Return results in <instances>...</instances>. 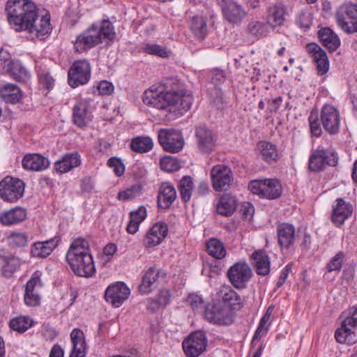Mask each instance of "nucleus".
<instances>
[{"label":"nucleus","instance_id":"nucleus-1","mask_svg":"<svg viewBox=\"0 0 357 357\" xmlns=\"http://www.w3.org/2000/svg\"><path fill=\"white\" fill-rule=\"evenodd\" d=\"M142 100L149 107L166 112L169 119H176L190 109L193 98L180 79L168 77L146 89Z\"/></svg>","mask_w":357,"mask_h":357},{"label":"nucleus","instance_id":"nucleus-2","mask_svg":"<svg viewBox=\"0 0 357 357\" xmlns=\"http://www.w3.org/2000/svg\"><path fill=\"white\" fill-rule=\"evenodd\" d=\"M6 11L9 24L17 32L26 31L38 38L51 33L50 13L44 11L39 14L36 6L30 0H8Z\"/></svg>","mask_w":357,"mask_h":357},{"label":"nucleus","instance_id":"nucleus-3","mask_svg":"<svg viewBox=\"0 0 357 357\" xmlns=\"http://www.w3.org/2000/svg\"><path fill=\"white\" fill-rule=\"evenodd\" d=\"M66 259L73 273L79 277L91 278L96 270L89 241L77 238L71 243Z\"/></svg>","mask_w":357,"mask_h":357},{"label":"nucleus","instance_id":"nucleus-4","mask_svg":"<svg viewBox=\"0 0 357 357\" xmlns=\"http://www.w3.org/2000/svg\"><path fill=\"white\" fill-rule=\"evenodd\" d=\"M116 32L112 23L102 20L99 24H93L80 33L73 42L75 52L83 53L89 51L103 42L109 43L114 40Z\"/></svg>","mask_w":357,"mask_h":357},{"label":"nucleus","instance_id":"nucleus-5","mask_svg":"<svg viewBox=\"0 0 357 357\" xmlns=\"http://www.w3.org/2000/svg\"><path fill=\"white\" fill-rule=\"evenodd\" d=\"M248 188L252 193L268 199L280 197L282 192V185L277 179L254 180L250 182Z\"/></svg>","mask_w":357,"mask_h":357},{"label":"nucleus","instance_id":"nucleus-6","mask_svg":"<svg viewBox=\"0 0 357 357\" xmlns=\"http://www.w3.org/2000/svg\"><path fill=\"white\" fill-rule=\"evenodd\" d=\"M24 188L22 180L8 176L0 181V197L6 202H16L23 197Z\"/></svg>","mask_w":357,"mask_h":357},{"label":"nucleus","instance_id":"nucleus-7","mask_svg":"<svg viewBox=\"0 0 357 357\" xmlns=\"http://www.w3.org/2000/svg\"><path fill=\"white\" fill-rule=\"evenodd\" d=\"M335 20L344 32H357V5L350 3L340 6L336 11Z\"/></svg>","mask_w":357,"mask_h":357},{"label":"nucleus","instance_id":"nucleus-8","mask_svg":"<svg viewBox=\"0 0 357 357\" xmlns=\"http://www.w3.org/2000/svg\"><path fill=\"white\" fill-rule=\"evenodd\" d=\"M252 271L245 261H238L227 270V276L230 283L238 289H245L252 277Z\"/></svg>","mask_w":357,"mask_h":357},{"label":"nucleus","instance_id":"nucleus-9","mask_svg":"<svg viewBox=\"0 0 357 357\" xmlns=\"http://www.w3.org/2000/svg\"><path fill=\"white\" fill-rule=\"evenodd\" d=\"M338 162V155L333 151L317 148L313 151L309 158L310 170L318 172L323 171L327 165L335 167Z\"/></svg>","mask_w":357,"mask_h":357},{"label":"nucleus","instance_id":"nucleus-10","mask_svg":"<svg viewBox=\"0 0 357 357\" xmlns=\"http://www.w3.org/2000/svg\"><path fill=\"white\" fill-rule=\"evenodd\" d=\"M158 139L163 149L172 153L181 151L185 143L182 133L174 129H160L158 132Z\"/></svg>","mask_w":357,"mask_h":357},{"label":"nucleus","instance_id":"nucleus-11","mask_svg":"<svg viewBox=\"0 0 357 357\" xmlns=\"http://www.w3.org/2000/svg\"><path fill=\"white\" fill-rule=\"evenodd\" d=\"M210 175L212 187L217 192L229 190L234 181V174L231 168L222 164L213 166Z\"/></svg>","mask_w":357,"mask_h":357},{"label":"nucleus","instance_id":"nucleus-12","mask_svg":"<svg viewBox=\"0 0 357 357\" xmlns=\"http://www.w3.org/2000/svg\"><path fill=\"white\" fill-rule=\"evenodd\" d=\"M68 84L76 88L86 84L91 77V66L86 60L75 61L68 71Z\"/></svg>","mask_w":357,"mask_h":357},{"label":"nucleus","instance_id":"nucleus-13","mask_svg":"<svg viewBox=\"0 0 357 357\" xmlns=\"http://www.w3.org/2000/svg\"><path fill=\"white\" fill-rule=\"evenodd\" d=\"M93 109L94 107L90 99H81L77 101L73 108V123L80 128L87 126L92 121Z\"/></svg>","mask_w":357,"mask_h":357},{"label":"nucleus","instance_id":"nucleus-14","mask_svg":"<svg viewBox=\"0 0 357 357\" xmlns=\"http://www.w3.org/2000/svg\"><path fill=\"white\" fill-rule=\"evenodd\" d=\"M183 351L188 357H198L207 346V339L204 332L198 331L192 333L182 344Z\"/></svg>","mask_w":357,"mask_h":357},{"label":"nucleus","instance_id":"nucleus-15","mask_svg":"<svg viewBox=\"0 0 357 357\" xmlns=\"http://www.w3.org/2000/svg\"><path fill=\"white\" fill-rule=\"evenodd\" d=\"M321 122L324 130L330 135L339 132L340 116L339 111L331 105H324L320 113Z\"/></svg>","mask_w":357,"mask_h":357},{"label":"nucleus","instance_id":"nucleus-16","mask_svg":"<svg viewBox=\"0 0 357 357\" xmlns=\"http://www.w3.org/2000/svg\"><path fill=\"white\" fill-rule=\"evenodd\" d=\"M129 288L123 282H116L107 287L105 292V300L113 307H119L130 296Z\"/></svg>","mask_w":357,"mask_h":357},{"label":"nucleus","instance_id":"nucleus-17","mask_svg":"<svg viewBox=\"0 0 357 357\" xmlns=\"http://www.w3.org/2000/svg\"><path fill=\"white\" fill-rule=\"evenodd\" d=\"M40 275L39 271L34 272L26 284L24 301L29 307H36L40 304V296L37 290L42 287Z\"/></svg>","mask_w":357,"mask_h":357},{"label":"nucleus","instance_id":"nucleus-18","mask_svg":"<svg viewBox=\"0 0 357 357\" xmlns=\"http://www.w3.org/2000/svg\"><path fill=\"white\" fill-rule=\"evenodd\" d=\"M195 137L198 150L203 153H211L216 144V136L206 126H199L195 130Z\"/></svg>","mask_w":357,"mask_h":357},{"label":"nucleus","instance_id":"nucleus-19","mask_svg":"<svg viewBox=\"0 0 357 357\" xmlns=\"http://www.w3.org/2000/svg\"><path fill=\"white\" fill-rule=\"evenodd\" d=\"M278 243L282 250L290 249L296 240L295 227L290 223L282 222L277 226Z\"/></svg>","mask_w":357,"mask_h":357},{"label":"nucleus","instance_id":"nucleus-20","mask_svg":"<svg viewBox=\"0 0 357 357\" xmlns=\"http://www.w3.org/2000/svg\"><path fill=\"white\" fill-rule=\"evenodd\" d=\"M204 317L209 322L219 325H229L231 323L229 311L220 305H206Z\"/></svg>","mask_w":357,"mask_h":357},{"label":"nucleus","instance_id":"nucleus-21","mask_svg":"<svg viewBox=\"0 0 357 357\" xmlns=\"http://www.w3.org/2000/svg\"><path fill=\"white\" fill-rule=\"evenodd\" d=\"M306 49L316 63L318 74H326L329 70V61L326 52L319 45L313 43L307 44Z\"/></svg>","mask_w":357,"mask_h":357},{"label":"nucleus","instance_id":"nucleus-22","mask_svg":"<svg viewBox=\"0 0 357 357\" xmlns=\"http://www.w3.org/2000/svg\"><path fill=\"white\" fill-rule=\"evenodd\" d=\"M50 165L49 159L40 153H26L22 160V167L29 172H43Z\"/></svg>","mask_w":357,"mask_h":357},{"label":"nucleus","instance_id":"nucleus-23","mask_svg":"<svg viewBox=\"0 0 357 357\" xmlns=\"http://www.w3.org/2000/svg\"><path fill=\"white\" fill-rule=\"evenodd\" d=\"M222 10L226 20L232 24L240 23L246 16L242 6L233 0H222Z\"/></svg>","mask_w":357,"mask_h":357},{"label":"nucleus","instance_id":"nucleus-24","mask_svg":"<svg viewBox=\"0 0 357 357\" xmlns=\"http://www.w3.org/2000/svg\"><path fill=\"white\" fill-rule=\"evenodd\" d=\"M168 233L167 225L162 222H156L149 229L145 238L144 245L146 248H151L160 244Z\"/></svg>","mask_w":357,"mask_h":357},{"label":"nucleus","instance_id":"nucleus-25","mask_svg":"<svg viewBox=\"0 0 357 357\" xmlns=\"http://www.w3.org/2000/svg\"><path fill=\"white\" fill-rule=\"evenodd\" d=\"M166 273L161 269L150 268L142 278L139 290L142 294H147L152 291V286L164 280Z\"/></svg>","mask_w":357,"mask_h":357},{"label":"nucleus","instance_id":"nucleus-26","mask_svg":"<svg viewBox=\"0 0 357 357\" xmlns=\"http://www.w3.org/2000/svg\"><path fill=\"white\" fill-rule=\"evenodd\" d=\"M72 350L70 357H85L88 347L86 343L85 335L79 328H74L70 333Z\"/></svg>","mask_w":357,"mask_h":357},{"label":"nucleus","instance_id":"nucleus-27","mask_svg":"<svg viewBox=\"0 0 357 357\" xmlns=\"http://www.w3.org/2000/svg\"><path fill=\"white\" fill-rule=\"evenodd\" d=\"M60 240V237L54 236L45 241L34 243L31 248V256L37 258L48 257L59 245Z\"/></svg>","mask_w":357,"mask_h":357},{"label":"nucleus","instance_id":"nucleus-28","mask_svg":"<svg viewBox=\"0 0 357 357\" xmlns=\"http://www.w3.org/2000/svg\"><path fill=\"white\" fill-rule=\"evenodd\" d=\"M81 156L77 152L64 154L54 163V169L60 174H65L81 165Z\"/></svg>","mask_w":357,"mask_h":357},{"label":"nucleus","instance_id":"nucleus-29","mask_svg":"<svg viewBox=\"0 0 357 357\" xmlns=\"http://www.w3.org/2000/svg\"><path fill=\"white\" fill-rule=\"evenodd\" d=\"M351 205L349 203H347L343 199L338 198L336 200V204L333 206L331 217L332 222L336 226H340L351 215Z\"/></svg>","mask_w":357,"mask_h":357},{"label":"nucleus","instance_id":"nucleus-30","mask_svg":"<svg viewBox=\"0 0 357 357\" xmlns=\"http://www.w3.org/2000/svg\"><path fill=\"white\" fill-rule=\"evenodd\" d=\"M176 198L175 188L169 182L162 183L159 188L158 206L162 209L169 208Z\"/></svg>","mask_w":357,"mask_h":357},{"label":"nucleus","instance_id":"nucleus-31","mask_svg":"<svg viewBox=\"0 0 357 357\" xmlns=\"http://www.w3.org/2000/svg\"><path fill=\"white\" fill-rule=\"evenodd\" d=\"M252 264L256 273L261 276H266L270 273L271 261L267 252L264 250L255 251L251 255Z\"/></svg>","mask_w":357,"mask_h":357},{"label":"nucleus","instance_id":"nucleus-32","mask_svg":"<svg viewBox=\"0 0 357 357\" xmlns=\"http://www.w3.org/2000/svg\"><path fill=\"white\" fill-rule=\"evenodd\" d=\"M26 218V210L21 207H15L0 214V222L5 226L18 224Z\"/></svg>","mask_w":357,"mask_h":357},{"label":"nucleus","instance_id":"nucleus-33","mask_svg":"<svg viewBox=\"0 0 357 357\" xmlns=\"http://www.w3.org/2000/svg\"><path fill=\"white\" fill-rule=\"evenodd\" d=\"M285 14L286 9L283 6L280 4L274 5L267 10V23L272 28L281 26L284 24Z\"/></svg>","mask_w":357,"mask_h":357},{"label":"nucleus","instance_id":"nucleus-34","mask_svg":"<svg viewBox=\"0 0 357 357\" xmlns=\"http://www.w3.org/2000/svg\"><path fill=\"white\" fill-rule=\"evenodd\" d=\"M318 35L322 44L329 52H334L340 47V40L331 29L322 28L319 31Z\"/></svg>","mask_w":357,"mask_h":357},{"label":"nucleus","instance_id":"nucleus-35","mask_svg":"<svg viewBox=\"0 0 357 357\" xmlns=\"http://www.w3.org/2000/svg\"><path fill=\"white\" fill-rule=\"evenodd\" d=\"M22 96L21 89L15 84L8 83L0 87V97L7 103L16 104Z\"/></svg>","mask_w":357,"mask_h":357},{"label":"nucleus","instance_id":"nucleus-36","mask_svg":"<svg viewBox=\"0 0 357 357\" xmlns=\"http://www.w3.org/2000/svg\"><path fill=\"white\" fill-rule=\"evenodd\" d=\"M0 265L3 276L10 277L20 267L21 262L19 258L8 255H0Z\"/></svg>","mask_w":357,"mask_h":357},{"label":"nucleus","instance_id":"nucleus-37","mask_svg":"<svg viewBox=\"0 0 357 357\" xmlns=\"http://www.w3.org/2000/svg\"><path fill=\"white\" fill-rule=\"evenodd\" d=\"M335 338L340 343L353 344L357 341V334L349 325L345 324L344 320L341 327L335 331Z\"/></svg>","mask_w":357,"mask_h":357},{"label":"nucleus","instance_id":"nucleus-38","mask_svg":"<svg viewBox=\"0 0 357 357\" xmlns=\"http://www.w3.org/2000/svg\"><path fill=\"white\" fill-rule=\"evenodd\" d=\"M7 70L11 77L18 82H25L29 79V73L19 61H9Z\"/></svg>","mask_w":357,"mask_h":357},{"label":"nucleus","instance_id":"nucleus-39","mask_svg":"<svg viewBox=\"0 0 357 357\" xmlns=\"http://www.w3.org/2000/svg\"><path fill=\"white\" fill-rule=\"evenodd\" d=\"M153 147V141L149 136H137L132 138L130 142V149L135 153H148Z\"/></svg>","mask_w":357,"mask_h":357},{"label":"nucleus","instance_id":"nucleus-40","mask_svg":"<svg viewBox=\"0 0 357 357\" xmlns=\"http://www.w3.org/2000/svg\"><path fill=\"white\" fill-rule=\"evenodd\" d=\"M219 296L226 305L234 309L241 305V296L229 286L222 287L219 291Z\"/></svg>","mask_w":357,"mask_h":357},{"label":"nucleus","instance_id":"nucleus-41","mask_svg":"<svg viewBox=\"0 0 357 357\" xmlns=\"http://www.w3.org/2000/svg\"><path fill=\"white\" fill-rule=\"evenodd\" d=\"M258 148L260 151L262 159L266 162L272 163L278 161L279 159V154L275 144L263 141L258 144Z\"/></svg>","mask_w":357,"mask_h":357},{"label":"nucleus","instance_id":"nucleus-42","mask_svg":"<svg viewBox=\"0 0 357 357\" xmlns=\"http://www.w3.org/2000/svg\"><path fill=\"white\" fill-rule=\"evenodd\" d=\"M34 321L29 316H17L9 321V327L16 332L23 333L33 326Z\"/></svg>","mask_w":357,"mask_h":357},{"label":"nucleus","instance_id":"nucleus-43","mask_svg":"<svg viewBox=\"0 0 357 357\" xmlns=\"http://www.w3.org/2000/svg\"><path fill=\"white\" fill-rule=\"evenodd\" d=\"M236 203L234 197L225 195L222 196L217 204V212L222 215H231L236 210Z\"/></svg>","mask_w":357,"mask_h":357},{"label":"nucleus","instance_id":"nucleus-44","mask_svg":"<svg viewBox=\"0 0 357 357\" xmlns=\"http://www.w3.org/2000/svg\"><path fill=\"white\" fill-rule=\"evenodd\" d=\"M208 253L217 259H223L227 254L224 243L216 238L210 239L206 244Z\"/></svg>","mask_w":357,"mask_h":357},{"label":"nucleus","instance_id":"nucleus-45","mask_svg":"<svg viewBox=\"0 0 357 357\" xmlns=\"http://www.w3.org/2000/svg\"><path fill=\"white\" fill-rule=\"evenodd\" d=\"M190 29L197 38H204L207 33L206 20L202 16H194L191 20Z\"/></svg>","mask_w":357,"mask_h":357},{"label":"nucleus","instance_id":"nucleus-46","mask_svg":"<svg viewBox=\"0 0 357 357\" xmlns=\"http://www.w3.org/2000/svg\"><path fill=\"white\" fill-rule=\"evenodd\" d=\"M178 188L182 200L185 202H188L191 198L193 190V181L192 177L189 176H183L181 179Z\"/></svg>","mask_w":357,"mask_h":357},{"label":"nucleus","instance_id":"nucleus-47","mask_svg":"<svg viewBox=\"0 0 357 357\" xmlns=\"http://www.w3.org/2000/svg\"><path fill=\"white\" fill-rule=\"evenodd\" d=\"M142 186L140 184H135L127 188L126 190L120 191L118 194V199L122 201H127L139 197L142 194Z\"/></svg>","mask_w":357,"mask_h":357},{"label":"nucleus","instance_id":"nucleus-48","mask_svg":"<svg viewBox=\"0 0 357 357\" xmlns=\"http://www.w3.org/2000/svg\"><path fill=\"white\" fill-rule=\"evenodd\" d=\"M142 49L144 52L149 54L158 56L162 58H167L169 56L167 49L158 44L146 43Z\"/></svg>","mask_w":357,"mask_h":357},{"label":"nucleus","instance_id":"nucleus-49","mask_svg":"<svg viewBox=\"0 0 357 357\" xmlns=\"http://www.w3.org/2000/svg\"><path fill=\"white\" fill-rule=\"evenodd\" d=\"M310 132L315 137H320L322 134L321 123L317 111H312L308 117Z\"/></svg>","mask_w":357,"mask_h":357},{"label":"nucleus","instance_id":"nucleus-50","mask_svg":"<svg viewBox=\"0 0 357 357\" xmlns=\"http://www.w3.org/2000/svg\"><path fill=\"white\" fill-rule=\"evenodd\" d=\"M248 29L251 34L257 37L266 36L268 32L266 25L258 21L250 22L248 24Z\"/></svg>","mask_w":357,"mask_h":357},{"label":"nucleus","instance_id":"nucleus-51","mask_svg":"<svg viewBox=\"0 0 357 357\" xmlns=\"http://www.w3.org/2000/svg\"><path fill=\"white\" fill-rule=\"evenodd\" d=\"M28 238L25 233L13 232L8 236V241L13 247H24L28 243Z\"/></svg>","mask_w":357,"mask_h":357},{"label":"nucleus","instance_id":"nucleus-52","mask_svg":"<svg viewBox=\"0 0 357 357\" xmlns=\"http://www.w3.org/2000/svg\"><path fill=\"white\" fill-rule=\"evenodd\" d=\"M160 167L162 170L167 172L177 171L180 168L178 161L174 157L165 156L160 161Z\"/></svg>","mask_w":357,"mask_h":357},{"label":"nucleus","instance_id":"nucleus-53","mask_svg":"<svg viewBox=\"0 0 357 357\" xmlns=\"http://www.w3.org/2000/svg\"><path fill=\"white\" fill-rule=\"evenodd\" d=\"M345 255L343 252H338L327 264L326 268L328 272L340 271L342 266Z\"/></svg>","mask_w":357,"mask_h":357},{"label":"nucleus","instance_id":"nucleus-54","mask_svg":"<svg viewBox=\"0 0 357 357\" xmlns=\"http://www.w3.org/2000/svg\"><path fill=\"white\" fill-rule=\"evenodd\" d=\"M113 84L106 80H102L98 82L96 86L93 87V93L98 95L108 96L113 93Z\"/></svg>","mask_w":357,"mask_h":357},{"label":"nucleus","instance_id":"nucleus-55","mask_svg":"<svg viewBox=\"0 0 357 357\" xmlns=\"http://www.w3.org/2000/svg\"><path fill=\"white\" fill-rule=\"evenodd\" d=\"M107 165L113 168V170L117 176H122L125 172V166L121 160L117 158L113 157L108 160Z\"/></svg>","mask_w":357,"mask_h":357},{"label":"nucleus","instance_id":"nucleus-56","mask_svg":"<svg viewBox=\"0 0 357 357\" xmlns=\"http://www.w3.org/2000/svg\"><path fill=\"white\" fill-rule=\"evenodd\" d=\"M296 24L301 28L305 29H309L312 24V17L310 13L301 11L297 17Z\"/></svg>","mask_w":357,"mask_h":357},{"label":"nucleus","instance_id":"nucleus-57","mask_svg":"<svg viewBox=\"0 0 357 357\" xmlns=\"http://www.w3.org/2000/svg\"><path fill=\"white\" fill-rule=\"evenodd\" d=\"M188 302L190 305L193 310H199L205 307L204 302L201 296L197 294H190L188 298Z\"/></svg>","mask_w":357,"mask_h":357},{"label":"nucleus","instance_id":"nucleus-58","mask_svg":"<svg viewBox=\"0 0 357 357\" xmlns=\"http://www.w3.org/2000/svg\"><path fill=\"white\" fill-rule=\"evenodd\" d=\"M146 208L144 206H139L137 210L131 211L130 213V219L133 222H136L139 224L146 218Z\"/></svg>","mask_w":357,"mask_h":357},{"label":"nucleus","instance_id":"nucleus-59","mask_svg":"<svg viewBox=\"0 0 357 357\" xmlns=\"http://www.w3.org/2000/svg\"><path fill=\"white\" fill-rule=\"evenodd\" d=\"M156 298L162 308L165 307L171 301L170 291L167 289L160 290L156 296Z\"/></svg>","mask_w":357,"mask_h":357},{"label":"nucleus","instance_id":"nucleus-60","mask_svg":"<svg viewBox=\"0 0 357 357\" xmlns=\"http://www.w3.org/2000/svg\"><path fill=\"white\" fill-rule=\"evenodd\" d=\"M38 79L40 84L47 90H51L54 86V79L49 73H40Z\"/></svg>","mask_w":357,"mask_h":357},{"label":"nucleus","instance_id":"nucleus-61","mask_svg":"<svg viewBox=\"0 0 357 357\" xmlns=\"http://www.w3.org/2000/svg\"><path fill=\"white\" fill-rule=\"evenodd\" d=\"M211 79L214 85L218 86L226 80V75L223 70L213 69L211 71Z\"/></svg>","mask_w":357,"mask_h":357},{"label":"nucleus","instance_id":"nucleus-62","mask_svg":"<svg viewBox=\"0 0 357 357\" xmlns=\"http://www.w3.org/2000/svg\"><path fill=\"white\" fill-rule=\"evenodd\" d=\"M42 334L47 339L50 340H52L54 339L57 335L58 333L56 331L50 326L49 324H43L42 326Z\"/></svg>","mask_w":357,"mask_h":357},{"label":"nucleus","instance_id":"nucleus-63","mask_svg":"<svg viewBox=\"0 0 357 357\" xmlns=\"http://www.w3.org/2000/svg\"><path fill=\"white\" fill-rule=\"evenodd\" d=\"M94 187V183L90 176H85L80 181V188L82 192H90Z\"/></svg>","mask_w":357,"mask_h":357},{"label":"nucleus","instance_id":"nucleus-64","mask_svg":"<svg viewBox=\"0 0 357 357\" xmlns=\"http://www.w3.org/2000/svg\"><path fill=\"white\" fill-rule=\"evenodd\" d=\"M345 324H347L351 327L357 334V305L354 308L351 315L347 317L345 319Z\"/></svg>","mask_w":357,"mask_h":357}]
</instances>
